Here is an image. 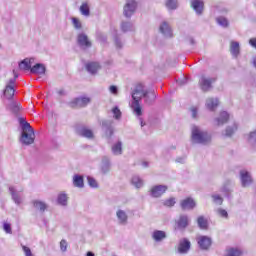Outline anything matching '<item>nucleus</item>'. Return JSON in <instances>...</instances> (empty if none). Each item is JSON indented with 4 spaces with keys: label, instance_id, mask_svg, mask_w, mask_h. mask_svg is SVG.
<instances>
[{
    "label": "nucleus",
    "instance_id": "f257e3e1",
    "mask_svg": "<svg viewBox=\"0 0 256 256\" xmlns=\"http://www.w3.org/2000/svg\"><path fill=\"white\" fill-rule=\"evenodd\" d=\"M143 98L145 99L146 105H151V103L157 99V94H155V90L147 91L143 84H138L132 92L133 100L130 104V107L136 117H141V115H143V108L141 107V99Z\"/></svg>",
    "mask_w": 256,
    "mask_h": 256
},
{
    "label": "nucleus",
    "instance_id": "f03ea898",
    "mask_svg": "<svg viewBox=\"0 0 256 256\" xmlns=\"http://www.w3.org/2000/svg\"><path fill=\"white\" fill-rule=\"evenodd\" d=\"M18 121L22 131L20 143H22V145H33V143H35V131L33 127H31V124H29L25 118L20 117Z\"/></svg>",
    "mask_w": 256,
    "mask_h": 256
},
{
    "label": "nucleus",
    "instance_id": "7ed1b4c3",
    "mask_svg": "<svg viewBox=\"0 0 256 256\" xmlns=\"http://www.w3.org/2000/svg\"><path fill=\"white\" fill-rule=\"evenodd\" d=\"M191 139L192 143H197L198 145H209V143H211V134L199 126L192 125Z\"/></svg>",
    "mask_w": 256,
    "mask_h": 256
},
{
    "label": "nucleus",
    "instance_id": "20e7f679",
    "mask_svg": "<svg viewBox=\"0 0 256 256\" xmlns=\"http://www.w3.org/2000/svg\"><path fill=\"white\" fill-rule=\"evenodd\" d=\"M135 11H137V1L127 0L123 8V15L129 19L133 17Z\"/></svg>",
    "mask_w": 256,
    "mask_h": 256
},
{
    "label": "nucleus",
    "instance_id": "39448f33",
    "mask_svg": "<svg viewBox=\"0 0 256 256\" xmlns=\"http://www.w3.org/2000/svg\"><path fill=\"white\" fill-rule=\"evenodd\" d=\"M168 189L169 187L167 185H154L150 189V196L154 199H159V197H163L167 193Z\"/></svg>",
    "mask_w": 256,
    "mask_h": 256
},
{
    "label": "nucleus",
    "instance_id": "423d86ee",
    "mask_svg": "<svg viewBox=\"0 0 256 256\" xmlns=\"http://www.w3.org/2000/svg\"><path fill=\"white\" fill-rule=\"evenodd\" d=\"M216 79L213 77H209V76H201L199 79V85H200V89H202L203 91H209V89H211L213 83H215Z\"/></svg>",
    "mask_w": 256,
    "mask_h": 256
},
{
    "label": "nucleus",
    "instance_id": "0eeeda50",
    "mask_svg": "<svg viewBox=\"0 0 256 256\" xmlns=\"http://www.w3.org/2000/svg\"><path fill=\"white\" fill-rule=\"evenodd\" d=\"M15 95V78H11L4 89V97L6 99H13Z\"/></svg>",
    "mask_w": 256,
    "mask_h": 256
},
{
    "label": "nucleus",
    "instance_id": "6e6552de",
    "mask_svg": "<svg viewBox=\"0 0 256 256\" xmlns=\"http://www.w3.org/2000/svg\"><path fill=\"white\" fill-rule=\"evenodd\" d=\"M77 45L80 47V49H90L91 47V40H89V37L86 36V34H78L77 36Z\"/></svg>",
    "mask_w": 256,
    "mask_h": 256
},
{
    "label": "nucleus",
    "instance_id": "1a4fd4ad",
    "mask_svg": "<svg viewBox=\"0 0 256 256\" xmlns=\"http://www.w3.org/2000/svg\"><path fill=\"white\" fill-rule=\"evenodd\" d=\"M91 103V98L87 96H80L70 102V107H87Z\"/></svg>",
    "mask_w": 256,
    "mask_h": 256
},
{
    "label": "nucleus",
    "instance_id": "9d476101",
    "mask_svg": "<svg viewBox=\"0 0 256 256\" xmlns=\"http://www.w3.org/2000/svg\"><path fill=\"white\" fill-rule=\"evenodd\" d=\"M197 241H198V245H199L200 249H202V251L209 250L213 243L209 236H199L197 238Z\"/></svg>",
    "mask_w": 256,
    "mask_h": 256
},
{
    "label": "nucleus",
    "instance_id": "9b49d317",
    "mask_svg": "<svg viewBox=\"0 0 256 256\" xmlns=\"http://www.w3.org/2000/svg\"><path fill=\"white\" fill-rule=\"evenodd\" d=\"M240 181L242 187H249L251 183H253V178L251 177V173L247 170L240 171Z\"/></svg>",
    "mask_w": 256,
    "mask_h": 256
},
{
    "label": "nucleus",
    "instance_id": "f8f14e48",
    "mask_svg": "<svg viewBox=\"0 0 256 256\" xmlns=\"http://www.w3.org/2000/svg\"><path fill=\"white\" fill-rule=\"evenodd\" d=\"M196 205L195 200L191 197L185 198L180 202V206L183 211H191L195 209Z\"/></svg>",
    "mask_w": 256,
    "mask_h": 256
},
{
    "label": "nucleus",
    "instance_id": "ddd939ff",
    "mask_svg": "<svg viewBox=\"0 0 256 256\" xmlns=\"http://www.w3.org/2000/svg\"><path fill=\"white\" fill-rule=\"evenodd\" d=\"M191 7L197 15H203L205 3L203 2V0H191Z\"/></svg>",
    "mask_w": 256,
    "mask_h": 256
},
{
    "label": "nucleus",
    "instance_id": "4468645a",
    "mask_svg": "<svg viewBox=\"0 0 256 256\" xmlns=\"http://www.w3.org/2000/svg\"><path fill=\"white\" fill-rule=\"evenodd\" d=\"M9 192L16 205H21L23 203V194L21 192L17 191L14 187H9Z\"/></svg>",
    "mask_w": 256,
    "mask_h": 256
},
{
    "label": "nucleus",
    "instance_id": "2eb2a0df",
    "mask_svg": "<svg viewBox=\"0 0 256 256\" xmlns=\"http://www.w3.org/2000/svg\"><path fill=\"white\" fill-rule=\"evenodd\" d=\"M101 127L105 131V135L113 137V122L111 120H102Z\"/></svg>",
    "mask_w": 256,
    "mask_h": 256
},
{
    "label": "nucleus",
    "instance_id": "dca6fc26",
    "mask_svg": "<svg viewBox=\"0 0 256 256\" xmlns=\"http://www.w3.org/2000/svg\"><path fill=\"white\" fill-rule=\"evenodd\" d=\"M34 63L35 58H25L19 63V69H21L22 71H31Z\"/></svg>",
    "mask_w": 256,
    "mask_h": 256
},
{
    "label": "nucleus",
    "instance_id": "f3484780",
    "mask_svg": "<svg viewBox=\"0 0 256 256\" xmlns=\"http://www.w3.org/2000/svg\"><path fill=\"white\" fill-rule=\"evenodd\" d=\"M151 237L155 243H161L167 239V233L163 230H154Z\"/></svg>",
    "mask_w": 256,
    "mask_h": 256
},
{
    "label": "nucleus",
    "instance_id": "a211bd4d",
    "mask_svg": "<svg viewBox=\"0 0 256 256\" xmlns=\"http://www.w3.org/2000/svg\"><path fill=\"white\" fill-rule=\"evenodd\" d=\"M86 70L90 75H97L101 70V64L99 62H88L86 63Z\"/></svg>",
    "mask_w": 256,
    "mask_h": 256
},
{
    "label": "nucleus",
    "instance_id": "6ab92c4d",
    "mask_svg": "<svg viewBox=\"0 0 256 256\" xmlns=\"http://www.w3.org/2000/svg\"><path fill=\"white\" fill-rule=\"evenodd\" d=\"M229 121V113L227 111L220 112L219 116L214 119L215 125L218 127L225 125Z\"/></svg>",
    "mask_w": 256,
    "mask_h": 256
},
{
    "label": "nucleus",
    "instance_id": "aec40b11",
    "mask_svg": "<svg viewBox=\"0 0 256 256\" xmlns=\"http://www.w3.org/2000/svg\"><path fill=\"white\" fill-rule=\"evenodd\" d=\"M190 221L191 219L189 218V216L185 214L180 215L179 219L176 222L178 229H187V227H189Z\"/></svg>",
    "mask_w": 256,
    "mask_h": 256
},
{
    "label": "nucleus",
    "instance_id": "412c9836",
    "mask_svg": "<svg viewBox=\"0 0 256 256\" xmlns=\"http://www.w3.org/2000/svg\"><path fill=\"white\" fill-rule=\"evenodd\" d=\"M237 129H239V124H237V122H234L232 125L227 126L223 133L224 137H233V135L237 133Z\"/></svg>",
    "mask_w": 256,
    "mask_h": 256
},
{
    "label": "nucleus",
    "instance_id": "4be33fe9",
    "mask_svg": "<svg viewBox=\"0 0 256 256\" xmlns=\"http://www.w3.org/2000/svg\"><path fill=\"white\" fill-rule=\"evenodd\" d=\"M78 135L81 137H85L86 139H93L95 135L93 134V130L87 128V127H81L77 130Z\"/></svg>",
    "mask_w": 256,
    "mask_h": 256
},
{
    "label": "nucleus",
    "instance_id": "5701e85b",
    "mask_svg": "<svg viewBox=\"0 0 256 256\" xmlns=\"http://www.w3.org/2000/svg\"><path fill=\"white\" fill-rule=\"evenodd\" d=\"M116 217H117L118 223H120V225H127V220L129 219V216H127V212L119 209L116 212Z\"/></svg>",
    "mask_w": 256,
    "mask_h": 256
},
{
    "label": "nucleus",
    "instance_id": "b1692460",
    "mask_svg": "<svg viewBox=\"0 0 256 256\" xmlns=\"http://www.w3.org/2000/svg\"><path fill=\"white\" fill-rule=\"evenodd\" d=\"M45 71V65L37 63L31 68L30 73H33L34 75H45Z\"/></svg>",
    "mask_w": 256,
    "mask_h": 256
},
{
    "label": "nucleus",
    "instance_id": "393cba45",
    "mask_svg": "<svg viewBox=\"0 0 256 256\" xmlns=\"http://www.w3.org/2000/svg\"><path fill=\"white\" fill-rule=\"evenodd\" d=\"M79 11L83 17H89L91 15V4H89V2H83Z\"/></svg>",
    "mask_w": 256,
    "mask_h": 256
},
{
    "label": "nucleus",
    "instance_id": "a878e982",
    "mask_svg": "<svg viewBox=\"0 0 256 256\" xmlns=\"http://www.w3.org/2000/svg\"><path fill=\"white\" fill-rule=\"evenodd\" d=\"M189 249H191V242H189V240L187 239L181 240L178 247L179 253H182V254L187 253Z\"/></svg>",
    "mask_w": 256,
    "mask_h": 256
},
{
    "label": "nucleus",
    "instance_id": "bb28decb",
    "mask_svg": "<svg viewBox=\"0 0 256 256\" xmlns=\"http://www.w3.org/2000/svg\"><path fill=\"white\" fill-rule=\"evenodd\" d=\"M230 53L232 57H234V59H237V57H239V53H240L239 42L232 41L230 43Z\"/></svg>",
    "mask_w": 256,
    "mask_h": 256
},
{
    "label": "nucleus",
    "instance_id": "cd10ccee",
    "mask_svg": "<svg viewBox=\"0 0 256 256\" xmlns=\"http://www.w3.org/2000/svg\"><path fill=\"white\" fill-rule=\"evenodd\" d=\"M218 106H219V99H217V98H208L206 100V108L209 111H215V109H217Z\"/></svg>",
    "mask_w": 256,
    "mask_h": 256
},
{
    "label": "nucleus",
    "instance_id": "c85d7f7f",
    "mask_svg": "<svg viewBox=\"0 0 256 256\" xmlns=\"http://www.w3.org/2000/svg\"><path fill=\"white\" fill-rule=\"evenodd\" d=\"M113 155H123V142L117 141L112 145Z\"/></svg>",
    "mask_w": 256,
    "mask_h": 256
},
{
    "label": "nucleus",
    "instance_id": "c756f323",
    "mask_svg": "<svg viewBox=\"0 0 256 256\" xmlns=\"http://www.w3.org/2000/svg\"><path fill=\"white\" fill-rule=\"evenodd\" d=\"M33 207H35L37 211H40V213H45V211L47 210V203L41 200H34Z\"/></svg>",
    "mask_w": 256,
    "mask_h": 256
},
{
    "label": "nucleus",
    "instance_id": "7c9ffc66",
    "mask_svg": "<svg viewBox=\"0 0 256 256\" xmlns=\"http://www.w3.org/2000/svg\"><path fill=\"white\" fill-rule=\"evenodd\" d=\"M73 185L74 187H78V189H83L84 187V181L83 176L76 174L73 176Z\"/></svg>",
    "mask_w": 256,
    "mask_h": 256
},
{
    "label": "nucleus",
    "instance_id": "2f4dec72",
    "mask_svg": "<svg viewBox=\"0 0 256 256\" xmlns=\"http://www.w3.org/2000/svg\"><path fill=\"white\" fill-rule=\"evenodd\" d=\"M101 171L104 174L109 173V171H111V161H109V158L104 157L102 159Z\"/></svg>",
    "mask_w": 256,
    "mask_h": 256
},
{
    "label": "nucleus",
    "instance_id": "473e14b6",
    "mask_svg": "<svg viewBox=\"0 0 256 256\" xmlns=\"http://www.w3.org/2000/svg\"><path fill=\"white\" fill-rule=\"evenodd\" d=\"M69 201V197L65 193L58 194L57 203L61 205V207H67V202Z\"/></svg>",
    "mask_w": 256,
    "mask_h": 256
},
{
    "label": "nucleus",
    "instance_id": "72a5a7b5",
    "mask_svg": "<svg viewBox=\"0 0 256 256\" xmlns=\"http://www.w3.org/2000/svg\"><path fill=\"white\" fill-rule=\"evenodd\" d=\"M197 224L199 229L205 230L207 227H209V222L207 221V218L205 216H199L197 218Z\"/></svg>",
    "mask_w": 256,
    "mask_h": 256
},
{
    "label": "nucleus",
    "instance_id": "f704fd0d",
    "mask_svg": "<svg viewBox=\"0 0 256 256\" xmlns=\"http://www.w3.org/2000/svg\"><path fill=\"white\" fill-rule=\"evenodd\" d=\"M243 251L239 248H228L224 256H242Z\"/></svg>",
    "mask_w": 256,
    "mask_h": 256
},
{
    "label": "nucleus",
    "instance_id": "c9c22d12",
    "mask_svg": "<svg viewBox=\"0 0 256 256\" xmlns=\"http://www.w3.org/2000/svg\"><path fill=\"white\" fill-rule=\"evenodd\" d=\"M160 33H171L173 31V28L171 27V24L168 22H162L159 26Z\"/></svg>",
    "mask_w": 256,
    "mask_h": 256
},
{
    "label": "nucleus",
    "instance_id": "e433bc0d",
    "mask_svg": "<svg viewBox=\"0 0 256 256\" xmlns=\"http://www.w3.org/2000/svg\"><path fill=\"white\" fill-rule=\"evenodd\" d=\"M121 30L124 33L135 31V26L131 22H122L121 23Z\"/></svg>",
    "mask_w": 256,
    "mask_h": 256
},
{
    "label": "nucleus",
    "instance_id": "4c0bfd02",
    "mask_svg": "<svg viewBox=\"0 0 256 256\" xmlns=\"http://www.w3.org/2000/svg\"><path fill=\"white\" fill-rule=\"evenodd\" d=\"M131 184L136 188V189H141V187H143V180L135 175L132 177L131 179Z\"/></svg>",
    "mask_w": 256,
    "mask_h": 256
},
{
    "label": "nucleus",
    "instance_id": "58836bf2",
    "mask_svg": "<svg viewBox=\"0 0 256 256\" xmlns=\"http://www.w3.org/2000/svg\"><path fill=\"white\" fill-rule=\"evenodd\" d=\"M216 22L220 27H228L229 26V21L225 17H218L216 18Z\"/></svg>",
    "mask_w": 256,
    "mask_h": 256
},
{
    "label": "nucleus",
    "instance_id": "ea45409f",
    "mask_svg": "<svg viewBox=\"0 0 256 256\" xmlns=\"http://www.w3.org/2000/svg\"><path fill=\"white\" fill-rule=\"evenodd\" d=\"M87 181H88V185L93 189H97V187H99V184L97 183V180H95V178L88 176Z\"/></svg>",
    "mask_w": 256,
    "mask_h": 256
},
{
    "label": "nucleus",
    "instance_id": "a19ab883",
    "mask_svg": "<svg viewBox=\"0 0 256 256\" xmlns=\"http://www.w3.org/2000/svg\"><path fill=\"white\" fill-rule=\"evenodd\" d=\"M112 113H113V117L114 119H116L117 121H119V119H121V110L119 109V107H114L112 108Z\"/></svg>",
    "mask_w": 256,
    "mask_h": 256
},
{
    "label": "nucleus",
    "instance_id": "79ce46f5",
    "mask_svg": "<svg viewBox=\"0 0 256 256\" xmlns=\"http://www.w3.org/2000/svg\"><path fill=\"white\" fill-rule=\"evenodd\" d=\"M216 213L219 215V217H223V219H227L229 217V213H227V210L223 208H218Z\"/></svg>",
    "mask_w": 256,
    "mask_h": 256
},
{
    "label": "nucleus",
    "instance_id": "37998d69",
    "mask_svg": "<svg viewBox=\"0 0 256 256\" xmlns=\"http://www.w3.org/2000/svg\"><path fill=\"white\" fill-rule=\"evenodd\" d=\"M166 7L171 10L177 9V0H167Z\"/></svg>",
    "mask_w": 256,
    "mask_h": 256
},
{
    "label": "nucleus",
    "instance_id": "c03bdc74",
    "mask_svg": "<svg viewBox=\"0 0 256 256\" xmlns=\"http://www.w3.org/2000/svg\"><path fill=\"white\" fill-rule=\"evenodd\" d=\"M248 141L252 145H256V130H254L248 134Z\"/></svg>",
    "mask_w": 256,
    "mask_h": 256
},
{
    "label": "nucleus",
    "instance_id": "a18cd8bd",
    "mask_svg": "<svg viewBox=\"0 0 256 256\" xmlns=\"http://www.w3.org/2000/svg\"><path fill=\"white\" fill-rule=\"evenodd\" d=\"M68 247H69V243L67 242V240L62 239L60 241V251L62 253H66Z\"/></svg>",
    "mask_w": 256,
    "mask_h": 256
},
{
    "label": "nucleus",
    "instance_id": "49530a36",
    "mask_svg": "<svg viewBox=\"0 0 256 256\" xmlns=\"http://www.w3.org/2000/svg\"><path fill=\"white\" fill-rule=\"evenodd\" d=\"M10 109L13 113H19V111H21V104L12 103L10 104Z\"/></svg>",
    "mask_w": 256,
    "mask_h": 256
},
{
    "label": "nucleus",
    "instance_id": "de8ad7c7",
    "mask_svg": "<svg viewBox=\"0 0 256 256\" xmlns=\"http://www.w3.org/2000/svg\"><path fill=\"white\" fill-rule=\"evenodd\" d=\"M72 25L75 29H81V20H79V18H72Z\"/></svg>",
    "mask_w": 256,
    "mask_h": 256
},
{
    "label": "nucleus",
    "instance_id": "09e8293b",
    "mask_svg": "<svg viewBox=\"0 0 256 256\" xmlns=\"http://www.w3.org/2000/svg\"><path fill=\"white\" fill-rule=\"evenodd\" d=\"M3 229L5 231V233H7L8 235H11L13 233V230L11 229V224L4 222L3 223Z\"/></svg>",
    "mask_w": 256,
    "mask_h": 256
},
{
    "label": "nucleus",
    "instance_id": "8fccbe9b",
    "mask_svg": "<svg viewBox=\"0 0 256 256\" xmlns=\"http://www.w3.org/2000/svg\"><path fill=\"white\" fill-rule=\"evenodd\" d=\"M165 207H173L175 205V198H169L163 202Z\"/></svg>",
    "mask_w": 256,
    "mask_h": 256
},
{
    "label": "nucleus",
    "instance_id": "3c124183",
    "mask_svg": "<svg viewBox=\"0 0 256 256\" xmlns=\"http://www.w3.org/2000/svg\"><path fill=\"white\" fill-rule=\"evenodd\" d=\"M212 199L214 201V203H216L217 205H221L223 203V198L219 195H213Z\"/></svg>",
    "mask_w": 256,
    "mask_h": 256
},
{
    "label": "nucleus",
    "instance_id": "603ef678",
    "mask_svg": "<svg viewBox=\"0 0 256 256\" xmlns=\"http://www.w3.org/2000/svg\"><path fill=\"white\" fill-rule=\"evenodd\" d=\"M25 256H33V252H31V248L27 246H22Z\"/></svg>",
    "mask_w": 256,
    "mask_h": 256
},
{
    "label": "nucleus",
    "instance_id": "864d4df0",
    "mask_svg": "<svg viewBox=\"0 0 256 256\" xmlns=\"http://www.w3.org/2000/svg\"><path fill=\"white\" fill-rule=\"evenodd\" d=\"M190 111H191V115H192L193 119H197V113H198L199 109L197 107L193 106L190 108Z\"/></svg>",
    "mask_w": 256,
    "mask_h": 256
},
{
    "label": "nucleus",
    "instance_id": "5fc2aeb1",
    "mask_svg": "<svg viewBox=\"0 0 256 256\" xmlns=\"http://www.w3.org/2000/svg\"><path fill=\"white\" fill-rule=\"evenodd\" d=\"M115 44H116V47H118L119 49H121L123 47V42H121L120 37L115 36Z\"/></svg>",
    "mask_w": 256,
    "mask_h": 256
},
{
    "label": "nucleus",
    "instance_id": "6e6d98bb",
    "mask_svg": "<svg viewBox=\"0 0 256 256\" xmlns=\"http://www.w3.org/2000/svg\"><path fill=\"white\" fill-rule=\"evenodd\" d=\"M109 91H110V93H112V95H117L119 90H118L117 86L112 85L109 87Z\"/></svg>",
    "mask_w": 256,
    "mask_h": 256
},
{
    "label": "nucleus",
    "instance_id": "4d7b16f0",
    "mask_svg": "<svg viewBox=\"0 0 256 256\" xmlns=\"http://www.w3.org/2000/svg\"><path fill=\"white\" fill-rule=\"evenodd\" d=\"M176 163H185V157L177 158Z\"/></svg>",
    "mask_w": 256,
    "mask_h": 256
},
{
    "label": "nucleus",
    "instance_id": "13d9d810",
    "mask_svg": "<svg viewBox=\"0 0 256 256\" xmlns=\"http://www.w3.org/2000/svg\"><path fill=\"white\" fill-rule=\"evenodd\" d=\"M86 256H95V253H93L92 251H88V252L86 253Z\"/></svg>",
    "mask_w": 256,
    "mask_h": 256
},
{
    "label": "nucleus",
    "instance_id": "bf43d9fd",
    "mask_svg": "<svg viewBox=\"0 0 256 256\" xmlns=\"http://www.w3.org/2000/svg\"><path fill=\"white\" fill-rule=\"evenodd\" d=\"M142 165H143V167H149V163H147V162H143Z\"/></svg>",
    "mask_w": 256,
    "mask_h": 256
},
{
    "label": "nucleus",
    "instance_id": "052dcab7",
    "mask_svg": "<svg viewBox=\"0 0 256 256\" xmlns=\"http://www.w3.org/2000/svg\"><path fill=\"white\" fill-rule=\"evenodd\" d=\"M140 125H141V127L145 126V123H143V119H140Z\"/></svg>",
    "mask_w": 256,
    "mask_h": 256
},
{
    "label": "nucleus",
    "instance_id": "680f3d73",
    "mask_svg": "<svg viewBox=\"0 0 256 256\" xmlns=\"http://www.w3.org/2000/svg\"><path fill=\"white\" fill-rule=\"evenodd\" d=\"M190 43H191V45H194L195 44V40L190 39Z\"/></svg>",
    "mask_w": 256,
    "mask_h": 256
},
{
    "label": "nucleus",
    "instance_id": "e2e57ef3",
    "mask_svg": "<svg viewBox=\"0 0 256 256\" xmlns=\"http://www.w3.org/2000/svg\"><path fill=\"white\" fill-rule=\"evenodd\" d=\"M17 74H14V79H15V81H17Z\"/></svg>",
    "mask_w": 256,
    "mask_h": 256
},
{
    "label": "nucleus",
    "instance_id": "0e129e2a",
    "mask_svg": "<svg viewBox=\"0 0 256 256\" xmlns=\"http://www.w3.org/2000/svg\"><path fill=\"white\" fill-rule=\"evenodd\" d=\"M59 93H60V95H63V92H62V91H60Z\"/></svg>",
    "mask_w": 256,
    "mask_h": 256
}]
</instances>
